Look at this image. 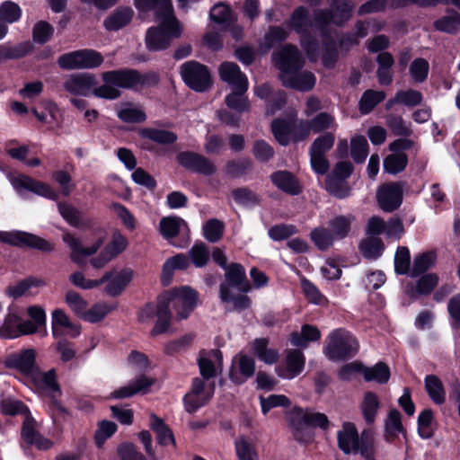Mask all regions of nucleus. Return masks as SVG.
I'll return each instance as SVG.
<instances>
[{"label": "nucleus", "mask_w": 460, "mask_h": 460, "mask_svg": "<svg viewBox=\"0 0 460 460\" xmlns=\"http://www.w3.org/2000/svg\"><path fill=\"white\" fill-rule=\"evenodd\" d=\"M62 239L71 251V261L76 264H83L87 257L94 255L102 246L106 239V234L103 230H100L95 240L86 246L83 245L78 238L69 233H64Z\"/></svg>", "instance_id": "8"}, {"label": "nucleus", "mask_w": 460, "mask_h": 460, "mask_svg": "<svg viewBox=\"0 0 460 460\" xmlns=\"http://www.w3.org/2000/svg\"><path fill=\"white\" fill-rule=\"evenodd\" d=\"M35 350L28 349L9 355L5 359V364L9 367L19 370L27 378L38 367L35 365Z\"/></svg>", "instance_id": "22"}, {"label": "nucleus", "mask_w": 460, "mask_h": 460, "mask_svg": "<svg viewBox=\"0 0 460 460\" xmlns=\"http://www.w3.org/2000/svg\"><path fill=\"white\" fill-rule=\"evenodd\" d=\"M360 407L365 420L367 423L374 422L379 408L378 396L372 392H367L364 394Z\"/></svg>", "instance_id": "46"}, {"label": "nucleus", "mask_w": 460, "mask_h": 460, "mask_svg": "<svg viewBox=\"0 0 460 460\" xmlns=\"http://www.w3.org/2000/svg\"><path fill=\"white\" fill-rule=\"evenodd\" d=\"M211 19L218 24L228 25L233 21V13L228 5L218 3L210 11Z\"/></svg>", "instance_id": "63"}, {"label": "nucleus", "mask_w": 460, "mask_h": 460, "mask_svg": "<svg viewBox=\"0 0 460 460\" xmlns=\"http://www.w3.org/2000/svg\"><path fill=\"white\" fill-rule=\"evenodd\" d=\"M305 357L299 350H288L284 362L276 367L279 376L285 379H293L304 369Z\"/></svg>", "instance_id": "21"}, {"label": "nucleus", "mask_w": 460, "mask_h": 460, "mask_svg": "<svg viewBox=\"0 0 460 460\" xmlns=\"http://www.w3.org/2000/svg\"><path fill=\"white\" fill-rule=\"evenodd\" d=\"M22 13L21 7L14 2L4 1L0 4V19L7 25L17 22Z\"/></svg>", "instance_id": "54"}, {"label": "nucleus", "mask_w": 460, "mask_h": 460, "mask_svg": "<svg viewBox=\"0 0 460 460\" xmlns=\"http://www.w3.org/2000/svg\"><path fill=\"white\" fill-rule=\"evenodd\" d=\"M384 244L379 238L367 237L359 244L362 255L370 260H376L381 256L384 251Z\"/></svg>", "instance_id": "49"}, {"label": "nucleus", "mask_w": 460, "mask_h": 460, "mask_svg": "<svg viewBox=\"0 0 460 460\" xmlns=\"http://www.w3.org/2000/svg\"><path fill=\"white\" fill-rule=\"evenodd\" d=\"M150 429L155 433L156 440L161 446H175V439L170 428L162 419L152 413L149 421Z\"/></svg>", "instance_id": "35"}, {"label": "nucleus", "mask_w": 460, "mask_h": 460, "mask_svg": "<svg viewBox=\"0 0 460 460\" xmlns=\"http://www.w3.org/2000/svg\"><path fill=\"white\" fill-rule=\"evenodd\" d=\"M32 333H35L33 324L22 320L16 309L9 308L0 325V338L14 339Z\"/></svg>", "instance_id": "10"}, {"label": "nucleus", "mask_w": 460, "mask_h": 460, "mask_svg": "<svg viewBox=\"0 0 460 460\" xmlns=\"http://www.w3.org/2000/svg\"><path fill=\"white\" fill-rule=\"evenodd\" d=\"M160 298L174 310L175 318L178 321L188 318L199 301L197 291L189 286L171 288L164 292Z\"/></svg>", "instance_id": "5"}, {"label": "nucleus", "mask_w": 460, "mask_h": 460, "mask_svg": "<svg viewBox=\"0 0 460 460\" xmlns=\"http://www.w3.org/2000/svg\"><path fill=\"white\" fill-rule=\"evenodd\" d=\"M235 451L239 460H257V453L252 442L242 437L235 441Z\"/></svg>", "instance_id": "61"}, {"label": "nucleus", "mask_w": 460, "mask_h": 460, "mask_svg": "<svg viewBox=\"0 0 460 460\" xmlns=\"http://www.w3.org/2000/svg\"><path fill=\"white\" fill-rule=\"evenodd\" d=\"M181 75L191 89L203 92L211 84V77L207 67L198 62L189 61L181 65Z\"/></svg>", "instance_id": "9"}, {"label": "nucleus", "mask_w": 460, "mask_h": 460, "mask_svg": "<svg viewBox=\"0 0 460 460\" xmlns=\"http://www.w3.org/2000/svg\"><path fill=\"white\" fill-rule=\"evenodd\" d=\"M425 387L428 394L435 403L441 404L445 402L446 393L443 384L436 376L430 375L426 376Z\"/></svg>", "instance_id": "45"}, {"label": "nucleus", "mask_w": 460, "mask_h": 460, "mask_svg": "<svg viewBox=\"0 0 460 460\" xmlns=\"http://www.w3.org/2000/svg\"><path fill=\"white\" fill-rule=\"evenodd\" d=\"M220 78L232 85L233 88L248 90V79L240 70V67L233 62H224L219 66Z\"/></svg>", "instance_id": "24"}, {"label": "nucleus", "mask_w": 460, "mask_h": 460, "mask_svg": "<svg viewBox=\"0 0 460 460\" xmlns=\"http://www.w3.org/2000/svg\"><path fill=\"white\" fill-rule=\"evenodd\" d=\"M251 346L253 355L265 364L272 365L278 361V351L268 346L266 339H256L252 342Z\"/></svg>", "instance_id": "38"}, {"label": "nucleus", "mask_w": 460, "mask_h": 460, "mask_svg": "<svg viewBox=\"0 0 460 460\" xmlns=\"http://www.w3.org/2000/svg\"><path fill=\"white\" fill-rule=\"evenodd\" d=\"M376 199L382 210L392 212L402 203V186L398 183L384 184L378 189L376 192Z\"/></svg>", "instance_id": "17"}, {"label": "nucleus", "mask_w": 460, "mask_h": 460, "mask_svg": "<svg viewBox=\"0 0 460 460\" xmlns=\"http://www.w3.org/2000/svg\"><path fill=\"white\" fill-rule=\"evenodd\" d=\"M190 264V259L183 253L167 259L163 267V279L169 280L175 270H186Z\"/></svg>", "instance_id": "52"}, {"label": "nucleus", "mask_w": 460, "mask_h": 460, "mask_svg": "<svg viewBox=\"0 0 460 460\" xmlns=\"http://www.w3.org/2000/svg\"><path fill=\"white\" fill-rule=\"evenodd\" d=\"M358 349V342L344 329L331 332L326 338L324 355L331 360L338 361L354 355Z\"/></svg>", "instance_id": "6"}, {"label": "nucleus", "mask_w": 460, "mask_h": 460, "mask_svg": "<svg viewBox=\"0 0 460 460\" xmlns=\"http://www.w3.org/2000/svg\"><path fill=\"white\" fill-rule=\"evenodd\" d=\"M117 116L128 123H139L146 119L145 111L139 106L131 103L122 104L117 111Z\"/></svg>", "instance_id": "42"}, {"label": "nucleus", "mask_w": 460, "mask_h": 460, "mask_svg": "<svg viewBox=\"0 0 460 460\" xmlns=\"http://www.w3.org/2000/svg\"><path fill=\"white\" fill-rule=\"evenodd\" d=\"M135 272L130 268H114L106 271L102 278V285L106 284L105 291L115 296L123 292L133 279Z\"/></svg>", "instance_id": "12"}, {"label": "nucleus", "mask_w": 460, "mask_h": 460, "mask_svg": "<svg viewBox=\"0 0 460 460\" xmlns=\"http://www.w3.org/2000/svg\"><path fill=\"white\" fill-rule=\"evenodd\" d=\"M28 382L38 391L55 393L58 391L56 375L53 369L42 372L37 367L28 377Z\"/></svg>", "instance_id": "26"}, {"label": "nucleus", "mask_w": 460, "mask_h": 460, "mask_svg": "<svg viewBox=\"0 0 460 460\" xmlns=\"http://www.w3.org/2000/svg\"><path fill=\"white\" fill-rule=\"evenodd\" d=\"M172 319V317L169 305H166L161 298H159L156 308V321L151 330V335L157 336L167 332L170 330Z\"/></svg>", "instance_id": "34"}, {"label": "nucleus", "mask_w": 460, "mask_h": 460, "mask_svg": "<svg viewBox=\"0 0 460 460\" xmlns=\"http://www.w3.org/2000/svg\"><path fill=\"white\" fill-rule=\"evenodd\" d=\"M0 241L13 245H28L42 252H51L53 243L25 232H0Z\"/></svg>", "instance_id": "14"}, {"label": "nucleus", "mask_w": 460, "mask_h": 460, "mask_svg": "<svg viewBox=\"0 0 460 460\" xmlns=\"http://www.w3.org/2000/svg\"><path fill=\"white\" fill-rule=\"evenodd\" d=\"M275 66L280 70V80L288 87L298 91L311 90L315 84V77L308 71L298 72L304 61L297 48L287 45L274 53Z\"/></svg>", "instance_id": "2"}, {"label": "nucleus", "mask_w": 460, "mask_h": 460, "mask_svg": "<svg viewBox=\"0 0 460 460\" xmlns=\"http://www.w3.org/2000/svg\"><path fill=\"white\" fill-rule=\"evenodd\" d=\"M157 26L150 27L146 33V46L151 51L167 49L173 39L180 38L183 26L174 13H168L155 18Z\"/></svg>", "instance_id": "4"}, {"label": "nucleus", "mask_w": 460, "mask_h": 460, "mask_svg": "<svg viewBox=\"0 0 460 460\" xmlns=\"http://www.w3.org/2000/svg\"><path fill=\"white\" fill-rule=\"evenodd\" d=\"M103 62L101 53L93 49H80L64 54L58 58V64L66 70L92 69Z\"/></svg>", "instance_id": "7"}, {"label": "nucleus", "mask_w": 460, "mask_h": 460, "mask_svg": "<svg viewBox=\"0 0 460 460\" xmlns=\"http://www.w3.org/2000/svg\"><path fill=\"white\" fill-rule=\"evenodd\" d=\"M292 425L296 430L310 427H319L326 429L329 426V420L323 413L299 408L294 411Z\"/></svg>", "instance_id": "19"}, {"label": "nucleus", "mask_w": 460, "mask_h": 460, "mask_svg": "<svg viewBox=\"0 0 460 460\" xmlns=\"http://www.w3.org/2000/svg\"><path fill=\"white\" fill-rule=\"evenodd\" d=\"M114 308L115 307L111 304L106 301L96 302L90 307H86L82 320L89 323H101L114 310Z\"/></svg>", "instance_id": "36"}, {"label": "nucleus", "mask_w": 460, "mask_h": 460, "mask_svg": "<svg viewBox=\"0 0 460 460\" xmlns=\"http://www.w3.org/2000/svg\"><path fill=\"white\" fill-rule=\"evenodd\" d=\"M310 236L314 245L322 251L329 249L336 240L332 231L322 226L314 228Z\"/></svg>", "instance_id": "53"}, {"label": "nucleus", "mask_w": 460, "mask_h": 460, "mask_svg": "<svg viewBox=\"0 0 460 460\" xmlns=\"http://www.w3.org/2000/svg\"><path fill=\"white\" fill-rule=\"evenodd\" d=\"M271 180L279 190L287 193L297 194L300 191L299 183L288 172H277L271 175Z\"/></svg>", "instance_id": "41"}, {"label": "nucleus", "mask_w": 460, "mask_h": 460, "mask_svg": "<svg viewBox=\"0 0 460 460\" xmlns=\"http://www.w3.org/2000/svg\"><path fill=\"white\" fill-rule=\"evenodd\" d=\"M51 331L54 338L64 335L75 338L81 333V326L73 323L63 309L57 308L51 313Z\"/></svg>", "instance_id": "15"}, {"label": "nucleus", "mask_w": 460, "mask_h": 460, "mask_svg": "<svg viewBox=\"0 0 460 460\" xmlns=\"http://www.w3.org/2000/svg\"><path fill=\"white\" fill-rule=\"evenodd\" d=\"M385 98V94L382 91H366L359 101L360 112L362 114L369 113Z\"/></svg>", "instance_id": "56"}, {"label": "nucleus", "mask_w": 460, "mask_h": 460, "mask_svg": "<svg viewBox=\"0 0 460 460\" xmlns=\"http://www.w3.org/2000/svg\"><path fill=\"white\" fill-rule=\"evenodd\" d=\"M189 257L197 268L206 266L209 261V252L207 245L203 243H195L189 251Z\"/></svg>", "instance_id": "60"}, {"label": "nucleus", "mask_w": 460, "mask_h": 460, "mask_svg": "<svg viewBox=\"0 0 460 460\" xmlns=\"http://www.w3.org/2000/svg\"><path fill=\"white\" fill-rule=\"evenodd\" d=\"M134 17L130 7L120 6L111 13L103 21V27L109 31H116L128 26Z\"/></svg>", "instance_id": "27"}, {"label": "nucleus", "mask_w": 460, "mask_h": 460, "mask_svg": "<svg viewBox=\"0 0 460 460\" xmlns=\"http://www.w3.org/2000/svg\"><path fill=\"white\" fill-rule=\"evenodd\" d=\"M246 91L242 89H233V92L226 96L225 102L226 106L234 111V114L227 111H219L217 116L219 119L227 125H237L240 117L239 114L249 110L250 104L245 96Z\"/></svg>", "instance_id": "11"}, {"label": "nucleus", "mask_w": 460, "mask_h": 460, "mask_svg": "<svg viewBox=\"0 0 460 460\" xmlns=\"http://www.w3.org/2000/svg\"><path fill=\"white\" fill-rule=\"evenodd\" d=\"M435 28L443 32L452 33L460 26V13L456 12H448L443 17L434 22Z\"/></svg>", "instance_id": "57"}, {"label": "nucleus", "mask_w": 460, "mask_h": 460, "mask_svg": "<svg viewBox=\"0 0 460 460\" xmlns=\"http://www.w3.org/2000/svg\"><path fill=\"white\" fill-rule=\"evenodd\" d=\"M200 374L204 378H210L222 368V355L217 350H212L202 355L199 360Z\"/></svg>", "instance_id": "30"}, {"label": "nucleus", "mask_w": 460, "mask_h": 460, "mask_svg": "<svg viewBox=\"0 0 460 460\" xmlns=\"http://www.w3.org/2000/svg\"><path fill=\"white\" fill-rule=\"evenodd\" d=\"M438 280V277L435 274H427L418 281L416 286L406 285L404 292L411 297L419 295H427L437 286Z\"/></svg>", "instance_id": "40"}, {"label": "nucleus", "mask_w": 460, "mask_h": 460, "mask_svg": "<svg viewBox=\"0 0 460 460\" xmlns=\"http://www.w3.org/2000/svg\"><path fill=\"white\" fill-rule=\"evenodd\" d=\"M155 384V379L147 376L142 375L133 380L130 384L112 392L111 398L125 399L137 394H146Z\"/></svg>", "instance_id": "25"}, {"label": "nucleus", "mask_w": 460, "mask_h": 460, "mask_svg": "<svg viewBox=\"0 0 460 460\" xmlns=\"http://www.w3.org/2000/svg\"><path fill=\"white\" fill-rule=\"evenodd\" d=\"M182 226H185V222L181 218L166 217L161 219L159 230L161 234L169 240L175 237Z\"/></svg>", "instance_id": "48"}, {"label": "nucleus", "mask_w": 460, "mask_h": 460, "mask_svg": "<svg viewBox=\"0 0 460 460\" xmlns=\"http://www.w3.org/2000/svg\"><path fill=\"white\" fill-rule=\"evenodd\" d=\"M32 49L31 44L27 41L17 46L0 45V63L6 59L20 58L29 54Z\"/></svg>", "instance_id": "50"}, {"label": "nucleus", "mask_w": 460, "mask_h": 460, "mask_svg": "<svg viewBox=\"0 0 460 460\" xmlns=\"http://www.w3.org/2000/svg\"><path fill=\"white\" fill-rule=\"evenodd\" d=\"M103 84L96 86V76L91 73H80L69 75L64 82V88L74 95L89 96L115 100L119 97V88H129L140 81L134 70H115L102 74Z\"/></svg>", "instance_id": "1"}, {"label": "nucleus", "mask_w": 460, "mask_h": 460, "mask_svg": "<svg viewBox=\"0 0 460 460\" xmlns=\"http://www.w3.org/2000/svg\"><path fill=\"white\" fill-rule=\"evenodd\" d=\"M362 375L367 382L386 384L390 379L391 371L385 363L378 362L369 367L363 366Z\"/></svg>", "instance_id": "39"}, {"label": "nucleus", "mask_w": 460, "mask_h": 460, "mask_svg": "<svg viewBox=\"0 0 460 460\" xmlns=\"http://www.w3.org/2000/svg\"><path fill=\"white\" fill-rule=\"evenodd\" d=\"M224 229L223 222L217 219H210L203 226V234L208 242L216 243L221 239Z\"/></svg>", "instance_id": "62"}, {"label": "nucleus", "mask_w": 460, "mask_h": 460, "mask_svg": "<svg viewBox=\"0 0 460 460\" xmlns=\"http://www.w3.org/2000/svg\"><path fill=\"white\" fill-rule=\"evenodd\" d=\"M338 445L345 454L360 452L361 439L354 424L346 422L337 433Z\"/></svg>", "instance_id": "23"}, {"label": "nucleus", "mask_w": 460, "mask_h": 460, "mask_svg": "<svg viewBox=\"0 0 460 460\" xmlns=\"http://www.w3.org/2000/svg\"><path fill=\"white\" fill-rule=\"evenodd\" d=\"M255 372L254 359L243 353H238L232 362L230 379L236 385L243 384Z\"/></svg>", "instance_id": "18"}, {"label": "nucleus", "mask_w": 460, "mask_h": 460, "mask_svg": "<svg viewBox=\"0 0 460 460\" xmlns=\"http://www.w3.org/2000/svg\"><path fill=\"white\" fill-rule=\"evenodd\" d=\"M65 303L71 312L82 320L88 306V302L75 290H68L65 294Z\"/></svg>", "instance_id": "47"}, {"label": "nucleus", "mask_w": 460, "mask_h": 460, "mask_svg": "<svg viewBox=\"0 0 460 460\" xmlns=\"http://www.w3.org/2000/svg\"><path fill=\"white\" fill-rule=\"evenodd\" d=\"M337 127L335 118L327 112L319 113L310 122L302 121L294 128L291 122L287 120L276 119L271 124L272 133L281 145H287L291 135L296 141H299L307 137L311 130L321 132L327 129H336Z\"/></svg>", "instance_id": "3"}, {"label": "nucleus", "mask_w": 460, "mask_h": 460, "mask_svg": "<svg viewBox=\"0 0 460 460\" xmlns=\"http://www.w3.org/2000/svg\"><path fill=\"white\" fill-rule=\"evenodd\" d=\"M410 147V141L397 139L390 144V150L394 152L384 160V169L388 173L402 172L407 164V157L402 151Z\"/></svg>", "instance_id": "16"}, {"label": "nucleus", "mask_w": 460, "mask_h": 460, "mask_svg": "<svg viewBox=\"0 0 460 460\" xmlns=\"http://www.w3.org/2000/svg\"><path fill=\"white\" fill-rule=\"evenodd\" d=\"M234 287L222 284L220 286V299L223 303L226 304L231 309L241 310L249 306V298L243 294H235Z\"/></svg>", "instance_id": "32"}, {"label": "nucleus", "mask_w": 460, "mask_h": 460, "mask_svg": "<svg viewBox=\"0 0 460 460\" xmlns=\"http://www.w3.org/2000/svg\"><path fill=\"white\" fill-rule=\"evenodd\" d=\"M214 394V385L204 380L195 378L191 390L184 396V405L188 412H194L205 405Z\"/></svg>", "instance_id": "13"}, {"label": "nucleus", "mask_w": 460, "mask_h": 460, "mask_svg": "<svg viewBox=\"0 0 460 460\" xmlns=\"http://www.w3.org/2000/svg\"><path fill=\"white\" fill-rule=\"evenodd\" d=\"M10 181L12 186L18 192H22L23 190H28L50 199H56L58 197L57 193L49 187V185L26 175L13 177L10 179Z\"/></svg>", "instance_id": "20"}, {"label": "nucleus", "mask_w": 460, "mask_h": 460, "mask_svg": "<svg viewBox=\"0 0 460 460\" xmlns=\"http://www.w3.org/2000/svg\"><path fill=\"white\" fill-rule=\"evenodd\" d=\"M226 282L231 287H234L238 292H247L250 285L246 280L245 270L238 263H232L226 269Z\"/></svg>", "instance_id": "29"}, {"label": "nucleus", "mask_w": 460, "mask_h": 460, "mask_svg": "<svg viewBox=\"0 0 460 460\" xmlns=\"http://www.w3.org/2000/svg\"><path fill=\"white\" fill-rule=\"evenodd\" d=\"M139 135L158 144L168 145L176 141L175 133L164 129H156L152 128H144L139 129Z\"/></svg>", "instance_id": "44"}, {"label": "nucleus", "mask_w": 460, "mask_h": 460, "mask_svg": "<svg viewBox=\"0 0 460 460\" xmlns=\"http://www.w3.org/2000/svg\"><path fill=\"white\" fill-rule=\"evenodd\" d=\"M22 438L29 444L35 445L40 449H48L51 446V442L41 437L35 429V421L28 415L25 416L23 421Z\"/></svg>", "instance_id": "31"}, {"label": "nucleus", "mask_w": 460, "mask_h": 460, "mask_svg": "<svg viewBox=\"0 0 460 460\" xmlns=\"http://www.w3.org/2000/svg\"><path fill=\"white\" fill-rule=\"evenodd\" d=\"M385 438L388 440L394 439L400 433L403 432V427L401 421V414L396 410L389 411L385 420Z\"/></svg>", "instance_id": "55"}, {"label": "nucleus", "mask_w": 460, "mask_h": 460, "mask_svg": "<svg viewBox=\"0 0 460 460\" xmlns=\"http://www.w3.org/2000/svg\"><path fill=\"white\" fill-rule=\"evenodd\" d=\"M321 338V332L317 327L305 324L300 332H293L290 335L292 345L300 348H306L310 342L317 341Z\"/></svg>", "instance_id": "37"}, {"label": "nucleus", "mask_w": 460, "mask_h": 460, "mask_svg": "<svg viewBox=\"0 0 460 460\" xmlns=\"http://www.w3.org/2000/svg\"><path fill=\"white\" fill-rule=\"evenodd\" d=\"M429 65L424 58H416L410 66L409 73L416 83L423 82L429 74Z\"/></svg>", "instance_id": "64"}, {"label": "nucleus", "mask_w": 460, "mask_h": 460, "mask_svg": "<svg viewBox=\"0 0 460 460\" xmlns=\"http://www.w3.org/2000/svg\"><path fill=\"white\" fill-rule=\"evenodd\" d=\"M422 101V95L420 92L416 90H405L399 91L394 99L388 102V106L393 105L394 103H402L406 106H416L420 104Z\"/></svg>", "instance_id": "58"}, {"label": "nucleus", "mask_w": 460, "mask_h": 460, "mask_svg": "<svg viewBox=\"0 0 460 460\" xmlns=\"http://www.w3.org/2000/svg\"><path fill=\"white\" fill-rule=\"evenodd\" d=\"M351 156L357 163H362L367 156L368 145L365 137L355 136L350 139Z\"/></svg>", "instance_id": "59"}, {"label": "nucleus", "mask_w": 460, "mask_h": 460, "mask_svg": "<svg viewBox=\"0 0 460 460\" xmlns=\"http://www.w3.org/2000/svg\"><path fill=\"white\" fill-rule=\"evenodd\" d=\"M436 261V253L430 251L415 256L411 274L412 276H417L429 270L435 265Z\"/></svg>", "instance_id": "51"}, {"label": "nucleus", "mask_w": 460, "mask_h": 460, "mask_svg": "<svg viewBox=\"0 0 460 460\" xmlns=\"http://www.w3.org/2000/svg\"><path fill=\"white\" fill-rule=\"evenodd\" d=\"M354 217L351 215L338 216L330 221L331 231L336 240L346 238L351 229Z\"/></svg>", "instance_id": "43"}, {"label": "nucleus", "mask_w": 460, "mask_h": 460, "mask_svg": "<svg viewBox=\"0 0 460 460\" xmlns=\"http://www.w3.org/2000/svg\"><path fill=\"white\" fill-rule=\"evenodd\" d=\"M352 5L344 1L338 0L335 4V12L332 13H319L317 14L316 20L319 24L321 23H334L341 25L350 17Z\"/></svg>", "instance_id": "28"}, {"label": "nucleus", "mask_w": 460, "mask_h": 460, "mask_svg": "<svg viewBox=\"0 0 460 460\" xmlns=\"http://www.w3.org/2000/svg\"><path fill=\"white\" fill-rule=\"evenodd\" d=\"M134 4L140 13L154 11L155 18L173 13L172 0H134Z\"/></svg>", "instance_id": "33"}]
</instances>
